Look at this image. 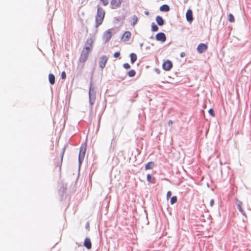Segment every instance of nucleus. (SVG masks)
<instances>
[{
  "label": "nucleus",
  "mask_w": 251,
  "mask_h": 251,
  "mask_svg": "<svg viewBox=\"0 0 251 251\" xmlns=\"http://www.w3.org/2000/svg\"><path fill=\"white\" fill-rule=\"evenodd\" d=\"M156 39L157 41H160L162 42H164L166 40V37L164 33L160 32L156 35Z\"/></svg>",
  "instance_id": "8"
},
{
  "label": "nucleus",
  "mask_w": 251,
  "mask_h": 251,
  "mask_svg": "<svg viewBox=\"0 0 251 251\" xmlns=\"http://www.w3.org/2000/svg\"><path fill=\"white\" fill-rule=\"evenodd\" d=\"M208 113L210 114V115L214 117L215 116V113L214 112V110H213V109L211 108L209 110H208Z\"/></svg>",
  "instance_id": "26"
},
{
  "label": "nucleus",
  "mask_w": 251,
  "mask_h": 251,
  "mask_svg": "<svg viewBox=\"0 0 251 251\" xmlns=\"http://www.w3.org/2000/svg\"><path fill=\"white\" fill-rule=\"evenodd\" d=\"M122 0H111L110 7L112 9H117L121 7Z\"/></svg>",
  "instance_id": "4"
},
{
  "label": "nucleus",
  "mask_w": 251,
  "mask_h": 251,
  "mask_svg": "<svg viewBox=\"0 0 251 251\" xmlns=\"http://www.w3.org/2000/svg\"><path fill=\"white\" fill-rule=\"evenodd\" d=\"M186 17L187 20L189 23H192V22L193 20V12L191 9H188L186 13Z\"/></svg>",
  "instance_id": "9"
},
{
  "label": "nucleus",
  "mask_w": 251,
  "mask_h": 251,
  "mask_svg": "<svg viewBox=\"0 0 251 251\" xmlns=\"http://www.w3.org/2000/svg\"><path fill=\"white\" fill-rule=\"evenodd\" d=\"M100 1L103 6H105L108 4L109 0H100Z\"/></svg>",
  "instance_id": "25"
},
{
  "label": "nucleus",
  "mask_w": 251,
  "mask_h": 251,
  "mask_svg": "<svg viewBox=\"0 0 251 251\" xmlns=\"http://www.w3.org/2000/svg\"><path fill=\"white\" fill-rule=\"evenodd\" d=\"M112 37V33L110 30L106 31L103 35V39L105 42L108 41Z\"/></svg>",
  "instance_id": "11"
},
{
  "label": "nucleus",
  "mask_w": 251,
  "mask_h": 251,
  "mask_svg": "<svg viewBox=\"0 0 251 251\" xmlns=\"http://www.w3.org/2000/svg\"><path fill=\"white\" fill-rule=\"evenodd\" d=\"M214 200L212 199L210 200V206L212 207L214 205Z\"/></svg>",
  "instance_id": "34"
},
{
  "label": "nucleus",
  "mask_w": 251,
  "mask_h": 251,
  "mask_svg": "<svg viewBox=\"0 0 251 251\" xmlns=\"http://www.w3.org/2000/svg\"><path fill=\"white\" fill-rule=\"evenodd\" d=\"M127 74L129 76L133 77L135 75L136 72L134 70H131L128 72Z\"/></svg>",
  "instance_id": "20"
},
{
  "label": "nucleus",
  "mask_w": 251,
  "mask_h": 251,
  "mask_svg": "<svg viewBox=\"0 0 251 251\" xmlns=\"http://www.w3.org/2000/svg\"><path fill=\"white\" fill-rule=\"evenodd\" d=\"M107 61V57L105 55L102 56L100 59L99 66L101 69H103Z\"/></svg>",
  "instance_id": "7"
},
{
  "label": "nucleus",
  "mask_w": 251,
  "mask_h": 251,
  "mask_svg": "<svg viewBox=\"0 0 251 251\" xmlns=\"http://www.w3.org/2000/svg\"><path fill=\"white\" fill-rule=\"evenodd\" d=\"M87 145L86 143L82 144L80 148L79 153V161L80 163H81L82 161L84 158L85 152L86 151Z\"/></svg>",
  "instance_id": "3"
},
{
  "label": "nucleus",
  "mask_w": 251,
  "mask_h": 251,
  "mask_svg": "<svg viewBox=\"0 0 251 251\" xmlns=\"http://www.w3.org/2000/svg\"><path fill=\"white\" fill-rule=\"evenodd\" d=\"M138 20V17L134 15L131 18L132 22H131V25L132 26H134L137 23Z\"/></svg>",
  "instance_id": "18"
},
{
  "label": "nucleus",
  "mask_w": 251,
  "mask_h": 251,
  "mask_svg": "<svg viewBox=\"0 0 251 251\" xmlns=\"http://www.w3.org/2000/svg\"><path fill=\"white\" fill-rule=\"evenodd\" d=\"M131 37V33L129 31H126L124 33L122 37V40L126 42L129 40Z\"/></svg>",
  "instance_id": "10"
},
{
  "label": "nucleus",
  "mask_w": 251,
  "mask_h": 251,
  "mask_svg": "<svg viewBox=\"0 0 251 251\" xmlns=\"http://www.w3.org/2000/svg\"><path fill=\"white\" fill-rule=\"evenodd\" d=\"M151 30L152 31H156L158 30V26L153 23L151 25Z\"/></svg>",
  "instance_id": "23"
},
{
  "label": "nucleus",
  "mask_w": 251,
  "mask_h": 251,
  "mask_svg": "<svg viewBox=\"0 0 251 251\" xmlns=\"http://www.w3.org/2000/svg\"><path fill=\"white\" fill-rule=\"evenodd\" d=\"M84 246L88 250H90L91 248L92 244L90 239L89 238H85L84 242Z\"/></svg>",
  "instance_id": "12"
},
{
  "label": "nucleus",
  "mask_w": 251,
  "mask_h": 251,
  "mask_svg": "<svg viewBox=\"0 0 251 251\" xmlns=\"http://www.w3.org/2000/svg\"><path fill=\"white\" fill-rule=\"evenodd\" d=\"M64 152H65V149H63V151H62V152L61 153V163H62V160H63V155H64Z\"/></svg>",
  "instance_id": "30"
},
{
  "label": "nucleus",
  "mask_w": 251,
  "mask_h": 251,
  "mask_svg": "<svg viewBox=\"0 0 251 251\" xmlns=\"http://www.w3.org/2000/svg\"><path fill=\"white\" fill-rule=\"evenodd\" d=\"M49 81H50V83L53 85L55 83V76L54 75L52 74H49Z\"/></svg>",
  "instance_id": "14"
},
{
  "label": "nucleus",
  "mask_w": 251,
  "mask_h": 251,
  "mask_svg": "<svg viewBox=\"0 0 251 251\" xmlns=\"http://www.w3.org/2000/svg\"><path fill=\"white\" fill-rule=\"evenodd\" d=\"M123 66L126 69H128L130 68V66L128 63H125Z\"/></svg>",
  "instance_id": "27"
},
{
  "label": "nucleus",
  "mask_w": 251,
  "mask_h": 251,
  "mask_svg": "<svg viewBox=\"0 0 251 251\" xmlns=\"http://www.w3.org/2000/svg\"><path fill=\"white\" fill-rule=\"evenodd\" d=\"M156 21L159 25H162L164 24V20L163 18L159 16H157L156 17Z\"/></svg>",
  "instance_id": "13"
},
{
  "label": "nucleus",
  "mask_w": 251,
  "mask_h": 251,
  "mask_svg": "<svg viewBox=\"0 0 251 251\" xmlns=\"http://www.w3.org/2000/svg\"><path fill=\"white\" fill-rule=\"evenodd\" d=\"M228 21L230 23H233L235 21L234 17L232 14H229L228 15Z\"/></svg>",
  "instance_id": "21"
},
{
  "label": "nucleus",
  "mask_w": 251,
  "mask_h": 251,
  "mask_svg": "<svg viewBox=\"0 0 251 251\" xmlns=\"http://www.w3.org/2000/svg\"><path fill=\"white\" fill-rule=\"evenodd\" d=\"M130 61L132 64H133L137 60V56L136 54L132 53L130 54Z\"/></svg>",
  "instance_id": "17"
},
{
  "label": "nucleus",
  "mask_w": 251,
  "mask_h": 251,
  "mask_svg": "<svg viewBox=\"0 0 251 251\" xmlns=\"http://www.w3.org/2000/svg\"><path fill=\"white\" fill-rule=\"evenodd\" d=\"M169 10V6L167 4H164L160 7V10L161 11L168 12Z\"/></svg>",
  "instance_id": "16"
},
{
  "label": "nucleus",
  "mask_w": 251,
  "mask_h": 251,
  "mask_svg": "<svg viewBox=\"0 0 251 251\" xmlns=\"http://www.w3.org/2000/svg\"><path fill=\"white\" fill-rule=\"evenodd\" d=\"M154 164L153 162H148L145 166L146 170H150L153 168Z\"/></svg>",
  "instance_id": "15"
},
{
  "label": "nucleus",
  "mask_w": 251,
  "mask_h": 251,
  "mask_svg": "<svg viewBox=\"0 0 251 251\" xmlns=\"http://www.w3.org/2000/svg\"><path fill=\"white\" fill-rule=\"evenodd\" d=\"M172 193L170 191H168L167 193V198L168 199L171 196Z\"/></svg>",
  "instance_id": "33"
},
{
  "label": "nucleus",
  "mask_w": 251,
  "mask_h": 251,
  "mask_svg": "<svg viewBox=\"0 0 251 251\" xmlns=\"http://www.w3.org/2000/svg\"><path fill=\"white\" fill-rule=\"evenodd\" d=\"M120 52H116L115 53H114V57H115V58H118L120 56Z\"/></svg>",
  "instance_id": "28"
},
{
  "label": "nucleus",
  "mask_w": 251,
  "mask_h": 251,
  "mask_svg": "<svg viewBox=\"0 0 251 251\" xmlns=\"http://www.w3.org/2000/svg\"><path fill=\"white\" fill-rule=\"evenodd\" d=\"M185 56V52H181V54H180V56L181 57H183Z\"/></svg>",
  "instance_id": "35"
},
{
  "label": "nucleus",
  "mask_w": 251,
  "mask_h": 251,
  "mask_svg": "<svg viewBox=\"0 0 251 251\" xmlns=\"http://www.w3.org/2000/svg\"><path fill=\"white\" fill-rule=\"evenodd\" d=\"M147 180L149 183H154V178L151 177V176L150 174H148L147 176Z\"/></svg>",
  "instance_id": "19"
},
{
  "label": "nucleus",
  "mask_w": 251,
  "mask_h": 251,
  "mask_svg": "<svg viewBox=\"0 0 251 251\" xmlns=\"http://www.w3.org/2000/svg\"><path fill=\"white\" fill-rule=\"evenodd\" d=\"M85 228L88 230H89L90 229V225L89 222H87V224L85 225Z\"/></svg>",
  "instance_id": "32"
},
{
  "label": "nucleus",
  "mask_w": 251,
  "mask_h": 251,
  "mask_svg": "<svg viewBox=\"0 0 251 251\" xmlns=\"http://www.w3.org/2000/svg\"><path fill=\"white\" fill-rule=\"evenodd\" d=\"M93 43V40L92 38L87 39L86 44L88 45L89 46H85L82 50L79 58V62L84 63L87 60Z\"/></svg>",
  "instance_id": "1"
},
{
  "label": "nucleus",
  "mask_w": 251,
  "mask_h": 251,
  "mask_svg": "<svg viewBox=\"0 0 251 251\" xmlns=\"http://www.w3.org/2000/svg\"><path fill=\"white\" fill-rule=\"evenodd\" d=\"M177 197L176 196H173V197L171 198V203L172 204H173L174 203H175L177 201Z\"/></svg>",
  "instance_id": "22"
},
{
  "label": "nucleus",
  "mask_w": 251,
  "mask_h": 251,
  "mask_svg": "<svg viewBox=\"0 0 251 251\" xmlns=\"http://www.w3.org/2000/svg\"><path fill=\"white\" fill-rule=\"evenodd\" d=\"M173 67L172 62L170 60L165 61L162 65L163 69L165 71H169Z\"/></svg>",
  "instance_id": "5"
},
{
  "label": "nucleus",
  "mask_w": 251,
  "mask_h": 251,
  "mask_svg": "<svg viewBox=\"0 0 251 251\" xmlns=\"http://www.w3.org/2000/svg\"><path fill=\"white\" fill-rule=\"evenodd\" d=\"M105 14V12L103 8L100 5H98L97 14L95 17L96 26L97 27L99 26L102 23Z\"/></svg>",
  "instance_id": "2"
},
{
  "label": "nucleus",
  "mask_w": 251,
  "mask_h": 251,
  "mask_svg": "<svg viewBox=\"0 0 251 251\" xmlns=\"http://www.w3.org/2000/svg\"><path fill=\"white\" fill-rule=\"evenodd\" d=\"M207 48L208 47L206 45L201 43L198 46L197 50L199 53H202L203 52L206 50Z\"/></svg>",
  "instance_id": "6"
},
{
  "label": "nucleus",
  "mask_w": 251,
  "mask_h": 251,
  "mask_svg": "<svg viewBox=\"0 0 251 251\" xmlns=\"http://www.w3.org/2000/svg\"><path fill=\"white\" fill-rule=\"evenodd\" d=\"M173 124V121L172 120H169L168 122V125L169 126H172Z\"/></svg>",
  "instance_id": "31"
},
{
  "label": "nucleus",
  "mask_w": 251,
  "mask_h": 251,
  "mask_svg": "<svg viewBox=\"0 0 251 251\" xmlns=\"http://www.w3.org/2000/svg\"><path fill=\"white\" fill-rule=\"evenodd\" d=\"M66 77V75L65 72H62L61 73V78L62 79H65Z\"/></svg>",
  "instance_id": "29"
},
{
  "label": "nucleus",
  "mask_w": 251,
  "mask_h": 251,
  "mask_svg": "<svg viewBox=\"0 0 251 251\" xmlns=\"http://www.w3.org/2000/svg\"><path fill=\"white\" fill-rule=\"evenodd\" d=\"M145 13L146 15H148L149 14V12L148 11H145Z\"/></svg>",
  "instance_id": "36"
},
{
  "label": "nucleus",
  "mask_w": 251,
  "mask_h": 251,
  "mask_svg": "<svg viewBox=\"0 0 251 251\" xmlns=\"http://www.w3.org/2000/svg\"><path fill=\"white\" fill-rule=\"evenodd\" d=\"M237 207H238V208L239 209V210L241 212V213H243L244 212V210L243 209H242V202H239L237 204Z\"/></svg>",
  "instance_id": "24"
}]
</instances>
